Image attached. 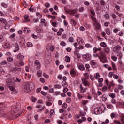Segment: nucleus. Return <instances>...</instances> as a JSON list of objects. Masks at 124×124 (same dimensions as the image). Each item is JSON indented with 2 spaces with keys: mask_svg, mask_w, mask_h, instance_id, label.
<instances>
[{
  "mask_svg": "<svg viewBox=\"0 0 124 124\" xmlns=\"http://www.w3.org/2000/svg\"><path fill=\"white\" fill-rule=\"evenodd\" d=\"M86 48H92V46L91 44H86L85 46Z\"/></svg>",
  "mask_w": 124,
  "mask_h": 124,
  "instance_id": "obj_38",
  "label": "nucleus"
},
{
  "mask_svg": "<svg viewBox=\"0 0 124 124\" xmlns=\"http://www.w3.org/2000/svg\"><path fill=\"white\" fill-rule=\"evenodd\" d=\"M77 94L78 95V98H79V99H82V98H83V97H84V96H83L82 95H81L80 93H77Z\"/></svg>",
  "mask_w": 124,
  "mask_h": 124,
  "instance_id": "obj_29",
  "label": "nucleus"
},
{
  "mask_svg": "<svg viewBox=\"0 0 124 124\" xmlns=\"http://www.w3.org/2000/svg\"><path fill=\"white\" fill-rule=\"evenodd\" d=\"M110 117H111V119H114V118H115V117H116V114L115 113H111L110 115Z\"/></svg>",
  "mask_w": 124,
  "mask_h": 124,
  "instance_id": "obj_42",
  "label": "nucleus"
},
{
  "mask_svg": "<svg viewBox=\"0 0 124 124\" xmlns=\"http://www.w3.org/2000/svg\"><path fill=\"white\" fill-rule=\"evenodd\" d=\"M120 49H121V46H116L113 48V52H114V53H116L118 54V53H119V51L120 50Z\"/></svg>",
  "mask_w": 124,
  "mask_h": 124,
  "instance_id": "obj_10",
  "label": "nucleus"
},
{
  "mask_svg": "<svg viewBox=\"0 0 124 124\" xmlns=\"http://www.w3.org/2000/svg\"><path fill=\"white\" fill-rule=\"evenodd\" d=\"M84 77L83 79H86V80H88L89 79V74L88 73H85L84 74Z\"/></svg>",
  "mask_w": 124,
  "mask_h": 124,
  "instance_id": "obj_33",
  "label": "nucleus"
},
{
  "mask_svg": "<svg viewBox=\"0 0 124 124\" xmlns=\"http://www.w3.org/2000/svg\"><path fill=\"white\" fill-rule=\"evenodd\" d=\"M101 99L102 100V101H106L107 99V97H106V95H103Z\"/></svg>",
  "mask_w": 124,
  "mask_h": 124,
  "instance_id": "obj_24",
  "label": "nucleus"
},
{
  "mask_svg": "<svg viewBox=\"0 0 124 124\" xmlns=\"http://www.w3.org/2000/svg\"><path fill=\"white\" fill-rule=\"evenodd\" d=\"M23 65H24V62L23 61L19 62V66H23Z\"/></svg>",
  "mask_w": 124,
  "mask_h": 124,
  "instance_id": "obj_64",
  "label": "nucleus"
},
{
  "mask_svg": "<svg viewBox=\"0 0 124 124\" xmlns=\"http://www.w3.org/2000/svg\"><path fill=\"white\" fill-rule=\"evenodd\" d=\"M82 81L84 86H89L90 83L88 82L87 79H86V78H82Z\"/></svg>",
  "mask_w": 124,
  "mask_h": 124,
  "instance_id": "obj_9",
  "label": "nucleus"
},
{
  "mask_svg": "<svg viewBox=\"0 0 124 124\" xmlns=\"http://www.w3.org/2000/svg\"><path fill=\"white\" fill-rule=\"evenodd\" d=\"M94 26L95 27L94 29L96 31H99V30L101 29V26L98 22L94 23Z\"/></svg>",
  "mask_w": 124,
  "mask_h": 124,
  "instance_id": "obj_8",
  "label": "nucleus"
},
{
  "mask_svg": "<svg viewBox=\"0 0 124 124\" xmlns=\"http://www.w3.org/2000/svg\"><path fill=\"white\" fill-rule=\"evenodd\" d=\"M6 63H7V62H6V61H4L3 62L1 63V65H4L6 64Z\"/></svg>",
  "mask_w": 124,
  "mask_h": 124,
  "instance_id": "obj_58",
  "label": "nucleus"
},
{
  "mask_svg": "<svg viewBox=\"0 0 124 124\" xmlns=\"http://www.w3.org/2000/svg\"><path fill=\"white\" fill-rule=\"evenodd\" d=\"M8 88L11 91H12L13 92H16L15 88H14L13 87L9 86Z\"/></svg>",
  "mask_w": 124,
  "mask_h": 124,
  "instance_id": "obj_34",
  "label": "nucleus"
},
{
  "mask_svg": "<svg viewBox=\"0 0 124 124\" xmlns=\"http://www.w3.org/2000/svg\"><path fill=\"white\" fill-rule=\"evenodd\" d=\"M57 78L59 80H62V76L61 75L58 76Z\"/></svg>",
  "mask_w": 124,
  "mask_h": 124,
  "instance_id": "obj_63",
  "label": "nucleus"
},
{
  "mask_svg": "<svg viewBox=\"0 0 124 124\" xmlns=\"http://www.w3.org/2000/svg\"><path fill=\"white\" fill-rule=\"evenodd\" d=\"M105 52L107 53V54H109L110 53V48L108 47H106L105 49Z\"/></svg>",
  "mask_w": 124,
  "mask_h": 124,
  "instance_id": "obj_25",
  "label": "nucleus"
},
{
  "mask_svg": "<svg viewBox=\"0 0 124 124\" xmlns=\"http://www.w3.org/2000/svg\"><path fill=\"white\" fill-rule=\"evenodd\" d=\"M66 101L67 103H70V102H71V100L70 99V98H68L66 99Z\"/></svg>",
  "mask_w": 124,
  "mask_h": 124,
  "instance_id": "obj_56",
  "label": "nucleus"
},
{
  "mask_svg": "<svg viewBox=\"0 0 124 124\" xmlns=\"http://www.w3.org/2000/svg\"><path fill=\"white\" fill-rule=\"evenodd\" d=\"M62 85L64 88H67V87H68V84H67L66 81H62Z\"/></svg>",
  "mask_w": 124,
  "mask_h": 124,
  "instance_id": "obj_17",
  "label": "nucleus"
},
{
  "mask_svg": "<svg viewBox=\"0 0 124 124\" xmlns=\"http://www.w3.org/2000/svg\"><path fill=\"white\" fill-rule=\"evenodd\" d=\"M0 73H4V69L1 67H0Z\"/></svg>",
  "mask_w": 124,
  "mask_h": 124,
  "instance_id": "obj_46",
  "label": "nucleus"
},
{
  "mask_svg": "<svg viewBox=\"0 0 124 124\" xmlns=\"http://www.w3.org/2000/svg\"><path fill=\"white\" fill-rule=\"evenodd\" d=\"M106 57V54H105L104 52L101 51L100 52V56H99V58L100 59L102 63H104L106 62V60H105Z\"/></svg>",
  "mask_w": 124,
  "mask_h": 124,
  "instance_id": "obj_2",
  "label": "nucleus"
},
{
  "mask_svg": "<svg viewBox=\"0 0 124 124\" xmlns=\"http://www.w3.org/2000/svg\"><path fill=\"white\" fill-rule=\"evenodd\" d=\"M7 60L8 62H12V61H13V58L11 57H8Z\"/></svg>",
  "mask_w": 124,
  "mask_h": 124,
  "instance_id": "obj_45",
  "label": "nucleus"
},
{
  "mask_svg": "<svg viewBox=\"0 0 124 124\" xmlns=\"http://www.w3.org/2000/svg\"><path fill=\"white\" fill-rule=\"evenodd\" d=\"M77 40H78L79 44H80V45H82V44H83L84 43V40L83 39V38H82L81 37H78L77 39Z\"/></svg>",
  "mask_w": 124,
  "mask_h": 124,
  "instance_id": "obj_13",
  "label": "nucleus"
},
{
  "mask_svg": "<svg viewBox=\"0 0 124 124\" xmlns=\"http://www.w3.org/2000/svg\"><path fill=\"white\" fill-rule=\"evenodd\" d=\"M20 108H21V105L19 103H17V106L13 108L14 111L16 113H17V112H19Z\"/></svg>",
  "mask_w": 124,
  "mask_h": 124,
  "instance_id": "obj_6",
  "label": "nucleus"
},
{
  "mask_svg": "<svg viewBox=\"0 0 124 124\" xmlns=\"http://www.w3.org/2000/svg\"><path fill=\"white\" fill-rule=\"evenodd\" d=\"M25 21H23V23H26L27 22H30V19H29V15H26L24 16Z\"/></svg>",
  "mask_w": 124,
  "mask_h": 124,
  "instance_id": "obj_15",
  "label": "nucleus"
},
{
  "mask_svg": "<svg viewBox=\"0 0 124 124\" xmlns=\"http://www.w3.org/2000/svg\"><path fill=\"white\" fill-rule=\"evenodd\" d=\"M35 64L36 66H37V69H39V68H40V63H39V61L38 60H36L35 62Z\"/></svg>",
  "mask_w": 124,
  "mask_h": 124,
  "instance_id": "obj_14",
  "label": "nucleus"
},
{
  "mask_svg": "<svg viewBox=\"0 0 124 124\" xmlns=\"http://www.w3.org/2000/svg\"><path fill=\"white\" fill-rule=\"evenodd\" d=\"M25 78H28V79H30L31 77V75H28V74L25 73Z\"/></svg>",
  "mask_w": 124,
  "mask_h": 124,
  "instance_id": "obj_39",
  "label": "nucleus"
},
{
  "mask_svg": "<svg viewBox=\"0 0 124 124\" xmlns=\"http://www.w3.org/2000/svg\"><path fill=\"white\" fill-rule=\"evenodd\" d=\"M90 64L91 65L93 68H96L97 67V63L95 60H92L90 61Z\"/></svg>",
  "mask_w": 124,
  "mask_h": 124,
  "instance_id": "obj_4",
  "label": "nucleus"
},
{
  "mask_svg": "<svg viewBox=\"0 0 124 124\" xmlns=\"http://www.w3.org/2000/svg\"><path fill=\"white\" fill-rule=\"evenodd\" d=\"M114 75V72H110L109 73L108 76L109 77H110V78H112V77H113V76Z\"/></svg>",
  "mask_w": 124,
  "mask_h": 124,
  "instance_id": "obj_44",
  "label": "nucleus"
},
{
  "mask_svg": "<svg viewBox=\"0 0 124 124\" xmlns=\"http://www.w3.org/2000/svg\"><path fill=\"white\" fill-rule=\"evenodd\" d=\"M111 59L114 61V62H117L118 58L117 57V56H112Z\"/></svg>",
  "mask_w": 124,
  "mask_h": 124,
  "instance_id": "obj_37",
  "label": "nucleus"
},
{
  "mask_svg": "<svg viewBox=\"0 0 124 124\" xmlns=\"http://www.w3.org/2000/svg\"><path fill=\"white\" fill-rule=\"evenodd\" d=\"M80 93H86V90L84 88H83V86H82V85H80Z\"/></svg>",
  "mask_w": 124,
  "mask_h": 124,
  "instance_id": "obj_18",
  "label": "nucleus"
},
{
  "mask_svg": "<svg viewBox=\"0 0 124 124\" xmlns=\"http://www.w3.org/2000/svg\"><path fill=\"white\" fill-rule=\"evenodd\" d=\"M2 46L5 49H8V48H9V44L5 43L4 45H3Z\"/></svg>",
  "mask_w": 124,
  "mask_h": 124,
  "instance_id": "obj_21",
  "label": "nucleus"
},
{
  "mask_svg": "<svg viewBox=\"0 0 124 124\" xmlns=\"http://www.w3.org/2000/svg\"><path fill=\"white\" fill-rule=\"evenodd\" d=\"M36 15L37 16H39V19H40V18H41V17L42 16L39 12L36 13Z\"/></svg>",
  "mask_w": 124,
  "mask_h": 124,
  "instance_id": "obj_61",
  "label": "nucleus"
},
{
  "mask_svg": "<svg viewBox=\"0 0 124 124\" xmlns=\"http://www.w3.org/2000/svg\"><path fill=\"white\" fill-rule=\"evenodd\" d=\"M118 35H119V36H124V32L123 31L119 32L118 33Z\"/></svg>",
  "mask_w": 124,
  "mask_h": 124,
  "instance_id": "obj_53",
  "label": "nucleus"
},
{
  "mask_svg": "<svg viewBox=\"0 0 124 124\" xmlns=\"http://www.w3.org/2000/svg\"><path fill=\"white\" fill-rule=\"evenodd\" d=\"M0 22L1 23H2L3 24L4 23H6V19H4L3 18H0Z\"/></svg>",
  "mask_w": 124,
  "mask_h": 124,
  "instance_id": "obj_36",
  "label": "nucleus"
},
{
  "mask_svg": "<svg viewBox=\"0 0 124 124\" xmlns=\"http://www.w3.org/2000/svg\"><path fill=\"white\" fill-rule=\"evenodd\" d=\"M91 14L93 16H94L95 15V12H94V11L93 10H90Z\"/></svg>",
  "mask_w": 124,
  "mask_h": 124,
  "instance_id": "obj_40",
  "label": "nucleus"
},
{
  "mask_svg": "<svg viewBox=\"0 0 124 124\" xmlns=\"http://www.w3.org/2000/svg\"><path fill=\"white\" fill-rule=\"evenodd\" d=\"M17 51H19V46H17L16 47V49L14 50V53H16V52H17Z\"/></svg>",
  "mask_w": 124,
  "mask_h": 124,
  "instance_id": "obj_55",
  "label": "nucleus"
},
{
  "mask_svg": "<svg viewBox=\"0 0 124 124\" xmlns=\"http://www.w3.org/2000/svg\"><path fill=\"white\" fill-rule=\"evenodd\" d=\"M94 112L96 115H99L102 113V110L100 108H96L94 109Z\"/></svg>",
  "mask_w": 124,
  "mask_h": 124,
  "instance_id": "obj_7",
  "label": "nucleus"
},
{
  "mask_svg": "<svg viewBox=\"0 0 124 124\" xmlns=\"http://www.w3.org/2000/svg\"><path fill=\"white\" fill-rule=\"evenodd\" d=\"M121 31V29L115 28L113 30V32H114V33H117V32H118V31Z\"/></svg>",
  "mask_w": 124,
  "mask_h": 124,
  "instance_id": "obj_27",
  "label": "nucleus"
},
{
  "mask_svg": "<svg viewBox=\"0 0 124 124\" xmlns=\"http://www.w3.org/2000/svg\"><path fill=\"white\" fill-rule=\"evenodd\" d=\"M16 66H20V62H16L15 63Z\"/></svg>",
  "mask_w": 124,
  "mask_h": 124,
  "instance_id": "obj_50",
  "label": "nucleus"
},
{
  "mask_svg": "<svg viewBox=\"0 0 124 124\" xmlns=\"http://www.w3.org/2000/svg\"><path fill=\"white\" fill-rule=\"evenodd\" d=\"M26 45L27 47H32L33 46V45L31 42H28Z\"/></svg>",
  "mask_w": 124,
  "mask_h": 124,
  "instance_id": "obj_31",
  "label": "nucleus"
},
{
  "mask_svg": "<svg viewBox=\"0 0 124 124\" xmlns=\"http://www.w3.org/2000/svg\"><path fill=\"white\" fill-rule=\"evenodd\" d=\"M105 32L108 35H110V34H111V31H110V30L108 28L105 29Z\"/></svg>",
  "mask_w": 124,
  "mask_h": 124,
  "instance_id": "obj_22",
  "label": "nucleus"
},
{
  "mask_svg": "<svg viewBox=\"0 0 124 124\" xmlns=\"http://www.w3.org/2000/svg\"><path fill=\"white\" fill-rule=\"evenodd\" d=\"M84 59H86L87 61H90L92 59V56L90 54H86L83 55Z\"/></svg>",
  "mask_w": 124,
  "mask_h": 124,
  "instance_id": "obj_11",
  "label": "nucleus"
},
{
  "mask_svg": "<svg viewBox=\"0 0 124 124\" xmlns=\"http://www.w3.org/2000/svg\"><path fill=\"white\" fill-rule=\"evenodd\" d=\"M70 74L72 75V76L75 75V71H74V70H72L70 71Z\"/></svg>",
  "mask_w": 124,
  "mask_h": 124,
  "instance_id": "obj_48",
  "label": "nucleus"
},
{
  "mask_svg": "<svg viewBox=\"0 0 124 124\" xmlns=\"http://www.w3.org/2000/svg\"><path fill=\"white\" fill-rule=\"evenodd\" d=\"M61 45H62V46H65V45H66V44L65 43V42L62 41L61 42Z\"/></svg>",
  "mask_w": 124,
  "mask_h": 124,
  "instance_id": "obj_54",
  "label": "nucleus"
},
{
  "mask_svg": "<svg viewBox=\"0 0 124 124\" xmlns=\"http://www.w3.org/2000/svg\"><path fill=\"white\" fill-rule=\"evenodd\" d=\"M64 10L66 13L70 14V15H74L76 13V11L75 10H68L67 8H65Z\"/></svg>",
  "mask_w": 124,
  "mask_h": 124,
  "instance_id": "obj_3",
  "label": "nucleus"
},
{
  "mask_svg": "<svg viewBox=\"0 0 124 124\" xmlns=\"http://www.w3.org/2000/svg\"><path fill=\"white\" fill-rule=\"evenodd\" d=\"M100 46H101L102 47H104V48H105V47H106V46H107V45H106V43H105V42H101L100 43Z\"/></svg>",
  "mask_w": 124,
  "mask_h": 124,
  "instance_id": "obj_28",
  "label": "nucleus"
},
{
  "mask_svg": "<svg viewBox=\"0 0 124 124\" xmlns=\"http://www.w3.org/2000/svg\"><path fill=\"white\" fill-rule=\"evenodd\" d=\"M108 95H109V96H110V97L112 98V99L116 97V94L113 93H109Z\"/></svg>",
  "mask_w": 124,
  "mask_h": 124,
  "instance_id": "obj_16",
  "label": "nucleus"
},
{
  "mask_svg": "<svg viewBox=\"0 0 124 124\" xmlns=\"http://www.w3.org/2000/svg\"><path fill=\"white\" fill-rule=\"evenodd\" d=\"M88 102H89V101L88 100H83L82 101V104H83V105H86V104H87V103H88Z\"/></svg>",
  "mask_w": 124,
  "mask_h": 124,
  "instance_id": "obj_49",
  "label": "nucleus"
},
{
  "mask_svg": "<svg viewBox=\"0 0 124 124\" xmlns=\"http://www.w3.org/2000/svg\"><path fill=\"white\" fill-rule=\"evenodd\" d=\"M96 52H97V48L94 47L93 49V53H96Z\"/></svg>",
  "mask_w": 124,
  "mask_h": 124,
  "instance_id": "obj_62",
  "label": "nucleus"
},
{
  "mask_svg": "<svg viewBox=\"0 0 124 124\" xmlns=\"http://www.w3.org/2000/svg\"><path fill=\"white\" fill-rule=\"evenodd\" d=\"M92 20L94 22V24H95V23H98L97 21H96V18L93 17V16H91Z\"/></svg>",
  "mask_w": 124,
  "mask_h": 124,
  "instance_id": "obj_32",
  "label": "nucleus"
},
{
  "mask_svg": "<svg viewBox=\"0 0 124 124\" xmlns=\"http://www.w3.org/2000/svg\"><path fill=\"white\" fill-rule=\"evenodd\" d=\"M111 64H112L113 69L114 70H116V65L115 64V63H114V62H111Z\"/></svg>",
  "mask_w": 124,
  "mask_h": 124,
  "instance_id": "obj_35",
  "label": "nucleus"
},
{
  "mask_svg": "<svg viewBox=\"0 0 124 124\" xmlns=\"http://www.w3.org/2000/svg\"><path fill=\"white\" fill-rule=\"evenodd\" d=\"M78 67L80 70H84L85 69V66L83 65H78Z\"/></svg>",
  "mask_w": 124,
  "mask_h": 124,
  "instance_id": "obj_23",
  "label": "nucleus"
},
{
  "mask_svg": "<svg viewBox=\"0 0 124 124\" xmlns=\"http://www.w3.org/2000/svg\"><path fill=\"white\" fill-rule=\"evenodd\" d=\"M21 68L12 67L10 68V71H11L13 73H15L16 72H19V71H21Z\"/></svg>",
  "mask_w": 124,
  "mask_h": 124,
  "instance_id": "obj_5",
  "label": "nucleus"
},
{
  "mask_svg": "<svg viewBox=\"0 0 124 124\" xmlns=\"http://www.w3.org/2000/svg\"><path fill=\"white\" fill-rule=\"evenodd\" d=\"M100 78V75H99V73H97L96 74V79H99Z\"/></svg>",
  "mask_w": 124,
  "mask_h": 124,
  "instance_id": "obj_51",
  "label": "nucleus"
},
{
  "mask_svg": "<svg viewBox=\"0 0 124 124\" xmlns=\"http://www.w3.org/2000/svg\"><path fill=\"white\" fill-rule=\"evenodd\" d=\"M123 86L121 85H119L117 86L118 90H122V89H123Z\"/></svg>",
  "mask_w": 124,
  "mask_h": 124,
  "instance_id": "obj_52",
  "label": "nucleus"
},
{
  "mask_svg": "<svg viewBox=\"0 0 124 124\" xmlns=\"http://www.w3.org/2000/svg\"><path fill=\"white\" fill-rule=\"evenodd\" d=\"M16 58L17 60H19V61H22V60H24V55H22L21 53H19L17 55Z\"/></svg>",
  "mask_w": 124,
  "mask_h": 124,
  "instance_id": "obj_12",
  "label": "nucleus"
},
{
  "mask_svg": "<svg viewBox=\"0 0 124 124\" xmlns=\"http://www.w3.org/2000/svg\"><path fill=\"white\" fill-rule=\"evenodd\" d=\"M37 76L38 77H41L42 76V71L38 70L37 73Z\"/></svg>",
  "mask_w": 124,
  "mask_h": 124,
  "instance_id": "obj_19",
  "label": "nucleus"
},
{
  "mask_svg": "<svg viewBox=\"0 0 124 124\" xmlns=\"http://www.w3.org/2000/svg\"><path fill=\"white\" fill-rule=\"evenodd\" d=\"M65 60L67 62H70V57L69 56H66L65 57Z\"/></svg>",
  "mask_w": 124,
  "mask_h": 124,
  "instance_id": "obj_26",
  "label": "nucleus"
},
{
  "mask_svg": "<svg viewBox=\"0 0 124 124\" xmlns=\"http://www.w3.org/2000/svg\"><path fill=\"white\" fill-rule=\"evenodd\" d=\"M76 49H77V51H80V50H83V49H84V46L80 45L79 46V47H76Z\"/></svg>",
  "mask_w": 124,
  "mask_h": 124,
  "instance_id": "obj_20",
  "label": "nucleus"
},
{
  "mask_svg": "<svg viewBox=\"0 0 124 124\" xmlns=\"http://www.w3.org/2000/svg\"><path fill=\"white\" fill-rule=\"evenodd\" d=\"M63 91L64 93H67L68 91V89H67V87H65V88L63 90Z\"/></svg>",
  "mask_w": 124,
  "mask_h": 124,
  "instance_id": "obj_57",
  "label": "nucleus"
},
{
  "mask_svg": "<svg viewBox=\"0 0 124 124\" xmlns=\"http://www.w3.org/2000/svg\"><path fill=\"white\" fill-rule=\"evenodd\" d=\"M62 107L63 108H67V104L66 103H63L62 105Z\"/></svg>",
  "mask_w": 124,
  "mask_h": 124,
  "instance_id": "obj_47",
  "label": "nucleus"
},
{
  "mask_svg": "<svg viewBox=\"0 0 124 124\" xmlns=\"http://www.w3.org/2000/svg\"><path fill=\"white\" fill-rule=\"evenodd\" d=\"M40 82L42 83V84H44L45 83V79L43 78H40L39 79Z\"/></svg>",
  "mask_w": 124,
  "mask_h": 124,
  "instance_id": "obj_30",
  "label": "nucleus"
},
{
  "mask_svg": "<svg viewBox=\"0 0 124 124\" xmlns=\"http://www.w3.org/2000/svg\"><path fill=\"white\" fill-rule=\"evenodd\" d=\"M45 5L46 7H47V8L50 7V4L49 3H46L45 4Z\"/></svg>",
  "mask_w": 124,
  "mask_h": 124,
  "instance_id": "obj_59",
  "label": "nucleus"
},
{
  "mask_svg": "<svg viewBox=\"0 0 124 124\" xmlns=\"http://www.w3.org/2000/svg\"><path fill=\"white\" fill-rule=\"evenodd\" d=\"M43 75L44 77H45V78H46V79H48L49 78V75L46 74V73H44Z\"/></svg>",
  "mask_w": 124,
  "mask_h": 124,
  "instance_id": "obj_43",
  "label": "nucleus"
},
{
  "mask_svg": "<svg viewBox=\"0 0 124 124\" xmlns=\"http://www.w3.org/2000/svg\"><path fill=\"white\" fill-rule=\"evenodd\" d=\"M4 40V38L3 37V36L0 35V42H2Z\"/></svg>",
  "mask_w": 124,
  "mask_h": 124,
  "instance_id": "obj_41",
  "label": "nucleus"
},
{
  "mask_svg": "<svg viewBox=\"0 0 124 124\" xmlns=\"http://www.w3.org/2000/svg\"><path fill=\"white\" fill-rule=\"evenodd\" d=\"M33 89H34V83H33V82H26L24 84V87L22 90V92L25 93H28L30 92V91L33 90Z\"/></svg>",
  "mask_w": 124,
  "mask_h": 124,
  "instance_id": "obj_1",
  "label": "nucleus"
},
{
  "mask_svg": "<svg viewBox=\"0 0 124 124\" xmlns=\"http://www.w3.org/2000/svg\"><path fill=\"white\" fill-rule=\"evenodd\" d=\"M16 82L17 83H20V82H21V79H20L19 78H17L16 80Z\"/></svg>",
  "mask_w": 124,
  "mask_h": 124,
  "instance_id": "obj_60",
  "label": "nucleus"
}]
</instances>
